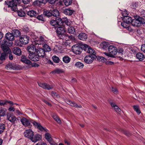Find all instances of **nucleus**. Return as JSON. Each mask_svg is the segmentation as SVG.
Wrapping results in <instances>:
<instances>
[{
	"label": "nucleus",
	"instance_id": "nucleus-1",
	"mask_svg": "<svg viewBox=\"0 0 145 145\" xmlns=\"http://www.w3.org/2000/svg\"><path fill=\"white\" fill-rule=\"evenodd\" d=\"M20 121L22 124L25 127H29L31 125L30 122H31L33 123L34 126L40 131H43L44 130L46 132H47L48 131L46 128L42 126L39 123L34 121L33 120H31L29 121L26 118L23 117L21 119Z\"/></svg>",
	"mask_w": 145,
	"mask_h": 145
},
{
	"label": "nucleus",
	"instance_id": "nucleus-2",
	"mask_svg": "<svg viewBox=\"0 0 145 145\" xmlns=\"http://www.w3.org/2000/svg\"><path fill=\"white\" fill-rule=\"evenodd\" d=\"M6 39H4L2 42L4 46H10L12 45V40H14V36L12 33H7L5 35Z\"/></svg>",
	"mask_w": 145,
	"mask_h": 145
},
{
	"label": "nucleus",
	"instance_id": "nucleus-3",
	"mask_svg": "<svg viewBox=\"0 0 145 145\" xmlns=\"http://www.w3.org/2000/svg\"><path fill=\"white\" fill-rule=\"evenodd\" d=\"M145 24V18L137 16L135 19L132 20L131 24L133 26L139 27L141 24Z\"/></svg>",
	"mask_w": 145,
	"mask_h": 145
},
{
	"label": "nucleus",
	"instance_id": "nucleus-4",
	"mask_svg": "<svg viewBox=\"0 0 145 145\" xmlns=\"http://www.w3.org/2000/svg\"><path fill=\"white\" fill-rule=\"evenodd\" d=\"M19 0H12L8 2L7 5L9 7L11 8V10L14 11H16L17 9H18L19 7H21L18 4L19 3Z\"/></svg>",
	"mask_w": 145,
	"mask_h": 145
},
{
	"label": "nucleus",
	"instance_id": "nucleus-5",
	"mask_svg": "<svg viewBox=\"0 0 145 145\" xmlns=\"http://www.w3.org/2000/svg\"><path fill=\"white\" fill-rule=\"evenodd\" d=\"M3 50L4 52L2 53L0 56V60L1 61L5 60L8 56V54L11 52V51L8 46H3Z\"/></svg>",
	"mask_w": 145,
	"mask_h": 145
},
{
	"label": "nucleus",
	"instance_id": "nucleus-6",
	"mask_svg": "<svg viewBox=\"0 0 145 145\" xmlns=\"http://www.w3.org/2000/svg\"><path fill=\"white\" fill-rule=\"evenodd\" d=\"M56 29L57 35L60 39H63L65 36V31L64 26L61 25Z\"/></svg>",
	"mask_w": 145,
	"mask_h": 145
},
{
	"label": "nucleus",
	"instance_id": "nucleus-7",
	"mask_svg": "<svg viewBox=\"0 0 145 145\" xmlns=\"http://www.w3.org/2000/svg\"><path fill=\"white\" fill-rule=\"evenodd\" d=\"M50 24L55 27L56 29L61 25V19L59 17H56L55 20H52L50 22Z\"/></svg>",
	"mask_w": 145,
	"mask_h": 145
},
{
	"label": "nucleus",
	"instance_id": "nucleus-8",
	"mask_svg": "<svg viewBox=\"0 0 145 145\" xmlns=\"http://www.w3.org/2000/svg\"><path fill=\"white\" fill-rule=\"evenodd\" d=\"M97 57L96 55H89L84 57V61L86 63L90 64L92 62L94 59L96 58Z\"/></svg>",
	"mask_w": 145,
	"mask_h": 145
},
{
	"label": "nucleus",
	"instance_id": "nucleus-9",
	"mask_svg": "<svg viewBox=\"0 0 145 145\" xmlns=\"http://www.w3.org/2000/svg\"><path fill=\"white\" fill-rule=\"evenodd\" d=\"M73 52L76 54H80L82 51V48L81 46L75 44L72 47Z\"/></svg>",
	"mask_w": 145,
	"mask_h": 145
},
{
	"label": "nucleus",
	"instance_id": "nucleus-10",
	"mask_svg": "<svg viewBox=\"0 0 145 145\" xmlns=\"http://www.w3.org/2000/svg\"><path fill=\"white\" fill-rule=\"evenodd\" d=\"M108 52L110 53V57H113L117 52V49L114 46H110L108 48Z\"/></svg>",
	"mask_w": 145,
	"mask_h": 145
},
{
	"label": "nucleus",
	"instance_id": "nucleus-11",
	"mask_svg": "<svg viewBox=\"0 0 145 145\" xmlns=\"http://www.w3.org/2000/svg\"><path fill=\"white\" fill-rule=\"evenodd\" d=\"M24 135L25 137L31 140L34 136V133L31 129H28L25 130Z\"/></svg>",
	"mask_w": 145,
	"mask_h": 145
},
{
	"label": "nucleus",
	"instance_id": "nucleus-12",
	"mask_svg": "<svg viewBox=\"0 0 145 145\" xmlns=\"http://www.w3.org/2000/svg\"><path fill=\"white\" fill-rule=\"evenodd\" d=\"M38 84L40 87L48 90L52 89L53 88L52 85H50L47 83L38 82Z\"/></svg>",
	"mask_w": 145,
	"mask_h": 145
},
{
	"label": "nucleus",
	"instance_id": "nucleus-13",
	"mask_svg": "<svg viewBox=\"0 0 145 145\" xmlns=\"http://www.w3.org/2000/svg\"><path fill=\"white\" fill-rule=\"evenodd\" d=\"M85 48L84 50L87 52V53L90 54L91 55H96V53L95 50L90 47L87 45L86 44L84 45Z\"/></svg>",
	"mask_w": 145,
	"mask_h": 145
},
{
	"label": "nucleus",
	"instance_id": "nucleus-14",
	"mask_svg": "<svg viewBox=\"0 0 145 145\" xmlns=\"http://www.w3.org/2000/svg\"><path fill=\"white\" fill-rule=\"evenodd\" d=\"M29 57L31 60L34 61H38L39 59L38 55L36 52L30 53Z\"/></svg>",
	"mask_w": 145,
	"mask_h": 145
},
{
	"label": "nucleus",
	"instance_id": "nucleus-15",
	"mask_svg": "<svg viewBox=\"0 0 145 145\" xmlns=\"http://www.w3.org/2000/svg\"><path fill=\"white\" fill-rule=\"evenodd\" d=\"M7 116V119L13 123H15L16 120H18V119L12 114L8 113Z\"/></svg>",
	"mask_w": 145,
	"mask_h": 145
},
{
	"label": "nucleus",
	"instance_id": "nucleus-16",
	"mask_svg": "<svg viewBox=\"0 0 145 145\" xmlns=\"http://www.w3.org/2000/svg\"><path fill=\"white\" fill-rule=\"evenodd\" d=\"M19 7L18 9H17L15 12H16L18 16L21 17H24L26 15V13L24 10L25 9L23 8L22 9L20 8Z\"/></svg>",
	"mask_w": 145,
	"mask_h": 145
},
{
	"label": "nucleus",
	"instance_id": "nucleus-17",
	"mask_svg": "<svg viewBox=\"0 0 145 145\" xmlns=\"http://www.w3.org/2000/svg\"><path fill=\"white\" fill-rule=\"evenodd\" d=\"M21 61L23 63L27 64L28 65L32 64L30 60L26 56L24 55H22L21 57Z\"/></svg>",
	"mask_w": 145,
	"mask_h": 145
},
{
	"label": "nucleus",
	"instance_id": "nucleus-18",
	"mask_svg": "<svg viewBox=\"0 0 145 145\" xmlns=\"http://www.w3.org/2000/svg\"><path fill=\"white\" fill-rule=\"evenodd\" d=\"M21 42L23 44L28 43L29 40V37L26 35H22L20 38Z\"/></svg>",
	"mask_w": 145,
	"mask_h": 145
},
{
	"label": "nucleus",
	"instance_id": "nucleus-19",
	"mask_svg": "<svg viewBox=\"0 0 145 145\" xmlns=\"http://www.w3.org/2000/svg\"><path fill=\"white\" fill-rule=\"evenodd\" d=\"M36 53L38 55L39 57H44L45 55V51L43 49L41 48H38Z\"/></svg>",
	"mask_w": 145,
	"mask_h": 145
},
{
	"label": "nucleus",
	"instance_id": "nucleus-20",
	"mask_svg": "<svg viewBox=\"0 0 145 145\" xmlns=\"http://www.w3.org/2000/svg\"><path fill=\"white\" fill-rule=\"evenodd\" d=\"M6 68L7 69H8L13 70L18 69L17 66L14 63H10L7 64L6 66Z\"/></svg>",
	"mask_w": 145,
	"mask_h": 145
},
{
	"label": "nucleus",
	"instance_id": "nucleus-21",
	"mask_svg": "<svg viewBox=\"0 0 145 145\" xmlns=\"http://www.w3.org/2000/svg\"><path fill=\"white\" fill-rule=\"evenodd\" d=\"M13 53L18 56H20L22 54V51L19 47H15L12 49Z\"/></svg>",
	"mask_w": 145,
	"mask_h": 145
},
{
	"label": "nucleus",
	"instance_id": "nucleus-22",
	"mask_svg": "<svg viewBox=\"0 0 145 145\" xmlns=\"http://www.w3.org/2000/svg\"><path fill=\"white\" fill-rule=\"evenodd\" d=\"M74 12V10L71 8H65L63 10V12L64 14L68 16L71 15Z\"/></svg>",
	"mask_w": 145,
	"mask_h": 145
},
{
	"label": "nucleus",
	"instance_id": "nucleus-23",
	"mask_svg": "<svg viewBox=\"0 0 145 145\" xmlns=\"http://www.w3.org/2000/svg\"><path fill=\"white\" fill-rule=\"evenodd\" d=\"M64 23L67 25L69 26L71 25L72 22L69 20L66 17H64L61 19V25H63Z\"/></svg>",
	"mask_w": 145,
	"mask_h": 145
},
{
	"label": "nucleus",
	"instance_id": "nucleus-24",
	"mask_svg": "<svg viewBox=\"0 0 145 145\" xmlns=\"http://www.w3.org/2000/svg\"><path fill=\"white\" fill-rule=\"evenodd\" d=\"M28 51L30 53L36 52L37 50L36 47L33 45L28 46L27 47Z\"/></svg>",
	"mask_w": 145,
	"mask_h": 145
},
{
	"label": "nucleus",
	"instance_id": "nucleus-25",
	"mask_svg": "<svg viewBox=\"0 0 145 145\" xmlns=\"http://www.w3.org/2000/svg\"><path fill=\"white\" fill-rule=\"evenodd\" d=\"M110 104L112 107L114 108L115 110L118 114H120L121 112V110L115 103H110Z\"/></svg>",
	"mask_w": 145,
	"mask_h": 145
},
{
	"label": "nucleus",
	"instance_id": "nucleus-26",
	"mask_svg": "<svg viewBox=\"0 0 145 145\" xmlns=\"http://www.w3.org/2000/svg\"><path fill=\"white\" fill-rule=\"evenodd\" d=\"M42 138L41 135H40L37 134L35 135V136L33 137V139L31 140L33 142H36L38 141L41 140Z\"/></svg>",
	"mask_w": 145,
	"mask_h": 145
},
{
	"label": "nucleus",
	"instance_id": "nucleus-27",
	"mask_svg": "<svg viewBox=\"0 0 145 145\" xmlns=\"http://www.w3.org/2000/svg\"><path fill=\"white\" fill-rule=\"evenodd\" d=\"M14 37H18L21 35L20 32L18 29H14L12 30V33Z\"/></svg>",
	"mask_w": 145,
	"mask_h": 145
},
{
	"label": "nucleus",
	"instance_id": "nucleus-28",
	"mask_svg": "<svg viewBox=\"0 0 145 145\" xmlns=\"http://www.w3.org/2000/svg\"><path fill=\"white\" fill-rule=\"evenodd\" d=\"M67 101L72 106L74 107L77 108H81L82 107V106L80 105H78L74 101H72L69 100H67Z\"/></svg>",
	"mask_w": 145,
	"mask_h": 145
},
{
	"label": "nucleus",
	"instance_id": "nucleus-29",
	"mask_svg": "<svg viewBox=\"0 0 145 145\" xmlns=\"http://www.w3.org/2000/svg\"><path fill=\"white\" fill-rule=\"evenodd\" d=\"M67 101L72 106L74 107L77 108H81L82 107V106L80 105H78L74 101H72L69 100H67Z\"/></svg>",
	"mask_w": 145,
	"mask_h": 145
},
{
	"label": "nucleus",
	"instance_id": "nucleus-30",
	"mask_svg": "<svg viewBox=\"0 0 145 145\" xmlns=\"http://www.w3.org/2000/svg\"><path fill=\"white\" fill-rule=\"evenodd\" d=\"M45 139L50 144L52 142L53 139L51 137V135L48 132L46 133L45 134Z\"/></svg>",
	"mask_w": 145,
	"mask_h": 145
},
{
	"label": "nucleus",
	"instance_id": "nucleus-31",
	"mask_svg": "<svg viewBox=\"0 0 145 145\" xmlns=\"http://www.w3.org/2000/svg\"><path fill=\"white\" fill-rule=\"evenodd\" d=\"M78 37L79 39L84 40L87 39V35L85 33H81L78 35Z\"/></svg>",
	"mask_w": 145,
	"mask_h": 145
},
{
	"label": "nucleus",
	"instance_id": "nucleus-32",
	"mask_svg": "<svg viewBox=\"0 0 145 145\" xmlns=\"http://www.w3.org/2000/svg\"><path fill=\"white\" fill-rule=\"evenodd\" d=\"M129 23H127L126 22H123L121 23V25L124 28H126L127 30L131 31L132 29L129 25Z\"/></svg>",
	"mask_w": 145,
	"mask_h": 145
},
{
	"label": "nucleus",
	"instance_id": "nucleus-33",
	"mask_svg": "<svg viewBox=\"0 0 145 145\" xmlns=\"http://www.w3.org/2000/svg\"><path fill=\"white\" fill-rule=\"evenodd\" d=\"M27 15L31 17H35L37 16V13L33 10H30L27 12Z\"/></svg>",
	"mask_w": 145,
	"mask_h": 145
},
{
	"label": "nucleus",
	"instance_id": "nucleus-34",
	"mask_svg": "<svg viewBox=\"0 0 145 145\" xmlns=\"http://www.w3.org/2000/svg\"><path fill=\"white\" fill-rule=\"evenodd\" d=\"M136 57L140 61H142L145 58L144 55L140 52L138 53L137 54Z\"/></svg>",
	"mask_w": 145,
	"mask_h": 145
},
{
	"label": "nucleus",
	"instance_id": "nucleus-35",
	"mask_svg": "<svg viewBox=\"0 0 145 145\" xmlns=\"http://www.w3.org/2000/svg\"><path fill=\"white\" fill-rule=\"evenodd\" d=\"M122 20L123 22H125L127 23H131L132 21V19L131 17L129 16H125V17H123L122 18Z\"/></svg>",
	"mask_w": 145,
	"mask_h": 145
},
{
	"label": "nucleus",
	"instance_id": "nucleus-36",
	"mask_svg": "<svg viewBox=\"0 0 145 145\" xmlns=\"http://www.w3.org/2000/svg\"><path fill=\"white\" fill-rule=\"evenodd\" d=\"M101 47L105 50L108 49V47L110 46L109 44L106 42H103L101 44Z\"/></svg>",
	"mask_w": 145,
	"mask_h": 145
},
{
	"label": "nucleus",
	"instance_id": "nucleus-37",
	"mask_svg": "<svg viewBox=\"0 0 145 145\" xmlns=\"http://www.w3.org/2000/svg\"><path fill=\"white\" fill-rule=\"evenodd\" d=\"M68 32L71 34H74L76 32V29L73 26H69L68 29Z\"/></svg>",
	"mask_w": 145,
	"mask_h": 145
},
{
	"label": "nucleus",
	"instance_id": "nucleus-38",
	"mask_svg": "<svg viewBox=\"0 0 145 145\" xmlns=\"http://www.w3.org/2000/svg\"><path fill=\"white\" fill-rule=\"evenodd\" d=\"M6 129L5 124L4 123H0V135L2 134Z\"/></svg>",
	"mask_w": 145,
	"mask_h": 145
},
{
	"label": "nucleus",
	"instance_id": "nucleus-39",
	"mask_svg": "<svg viewBox=\"0 0 145 145\" xmlns=\"http://www.w3.org/2000/svg\"><path fill=\"white\" fill-rule=\"evenodd\" d=\"M134 110L139 115L141 113L140 107L138 105H134L133 106Z\"/></svg>",
	"mask_w": 145,
	"mask_h": 145
},
{
	"label": "nucleus",
	"instance_id": "nucleus-40",
	"mask_svg": "<svg viewBox=\"0 0 145 145\" xmlns=\"http://www.w3.org/2000/svg\"><path fill=\"white\" fill-rule=\"evenodd\" d=\"M6 111V109L4 108L1 107L0 108V116H4L5 115Z\"/></svg>",
	"mask_w": 145,
	"mask_h": 145
},
{
	"label": "nucleus",
	"instance_id": "nucleus-41",
	"mask_svg": "<svg viewBox=\"0 0 145 145\" xmlns=\"http://www.w3.org/2000/svg\"><path fill=\"white\" fill-rule=\"evenodd\" d=\"M52 11V16L56 17H57V16H59V11L57 9H53Z\"/></svg>",
	"mask_w": 145,
	"mask_h": 145
},
{
	"label": "nucleus",
	"instance_id": "nucleus-42",
	"mask_svg": "<svg viewBox=\"0 0 145 145\" xmlns=\"http://www.w3.org/2000/svg\"><path fill=\"white\" fill-rule=\"evenodd\" d=\"M71 60V58L68 56H65L63 58V62L65 63H69Z\"/></svg>",
	"mask_w": 145,
	"mask_h": 145
},
{
	"label": "nucleus",
	"instance_id": "nucleus-43",
	"mask_svg": "<svg viewBox=\"0 0 145 145\" xmlns=\"http://www.w3.org/2000/svg\"><path fill=\"white\" fill-rule=\"evenodd\" d=\"M43 50L45 52H50L51 50V49L48 45L47 44H44L43 46Z\"/></svg>",
	"mask_w": 145,
	"mask_h": 145
},
{
	"label": "nucleus",
	"instance_id": "nucleus-44",
	"mask_svg": "<svg viewBox=\"0 0 145 145\" xmlns=\"http://www.w3.org/2000/svg\"><path fill=\"white\" fill-rule=\"evenodd\" d=\"M42 4L40 1L36 0L33 2V5L35 7H40Z\"/></svg>",
	"mask_w": 145,
	"mask_h": 145
},
{
	"label": "nucleus",
	"instance_id": "nucleus-45",
	"mask_svg": "<svg viewBox=\"0 0 145 145\" xmlns=\"http://www.w3.org/2000/svg\"><path fill=\"white\" fill-rule=\"evenodd\" d=\"M44 15L47 17H50L52 16V11L46 10L43 12Z\"/></svg>",
	"mask_w": 145,
	"mask_h": 145
},
{
	"label": "nucleus",
	"instance_id": "nucleus-46",
	"mask_svg": "<svg viewBox=\"0 0 145 145\" xmlns=\"http://www.w3.org/2000/svg\"><path fill=\"white\" fill-rule=\"evenodd\" d=\"M64 3L65 5L68 6L72 3V0H64Z\"/></svg>",
	"mask_w": 145,
	"mask_h": 145
},
{
	"label": "nucleus",
	"instance_id": "nucleus-47",
	"mask_svg": "<svg viewBox=\"0 0 145 145\" xmlns=\"http://www.w3.org/2000/svg\"><path fill=\"white\" fill-rule=\"evenodd\" d=\"M52 58L53 61L55 63H58L59 62V59L58 57L56 56H53Z\"/></svg>",
	"mask_w": 145,
	"mask_h": 145
},
{
	"label": "nucleus",
	"instance_id": "nucleus-48",
	"mask_svg": "<svg viewBox=\"0 0 145 145\" xmlns=\"http://www.w3.org/2000/svg\"><path fill=\"white\" fill-rule=\"evenodd\" d=\"M15 44L16 46H22L23 44L21 42L20 39V40L16 41L15 42Z\"/></svg>",
	"mask_w": 145,
	"mask_h": 145
},
{
	"label": "nucleus",
	"instance_id": "nucleus-49",
	"mask_svg": "<svg viewBox=\"0 0 145 145\" xmlns=\"http://www.w3.org/2000/svg\"><path fill=\"white\" fill-rule=\"evenodd\" d=\"M75 65L77 67H78L80 68H82L84 67L83 64L79 62H76L75 64Z\"/></svg>",
	"mask_w": 145,
	"mask_h": 145
},
{
	"label": "nucleus",
	"instance_id": "nucleus-50",
	"mask_svg": "<svg viewBox=\"0 0 145 145\" xmlns=\"http://www.w3.org/2000/svg\"><path fill=\"white\" fill-rule=\"evenodd\" d=\"M44 15L41 14V15H39L37 16V18L38 20H41L42 21H44L45 20V18H44Z\"/></svg>",
	"mask_w": 145,
	"mask_h": 145
},
{
	"label": "nucleus",
	"instance_id": "nucleus-51",
	"mask_svg": "<svg viewBox=\"0 0 145 145\" xmlns=\"http://www.w3.org/2000/svg\"><path fill=\"white\" fill-rule=\"evenodd\" d=\"M139 11L141 15L144 17H145V10L144 9L142 8L140 9Z\"/></svg>",
	"mask_w": 145,
	"mask_h": 145
},
{
	"label": "nucleus",
	"instance_id": "nucleus-52",
	"mask_svg": "<svg viewBox=\"0 0 145 145\" xmlns=\"http://www.w3.org/2000/svg\"><path fill=\"white\" fill-rule=\"evenodd\" d=\"M131 6L133 8H135L138 7V4L137 3L135 2H133L132 3Z\"/></svg>",
	"mask_w": 145,
	"mask_h": 145
},
{
	"label": "nucleus",
	"instance_id": "nucleus-53",
	"mask_svg": "<svg viewBox=\"0 0 145 145\" xmlns=\"http://www.w3.org/2000/svg\"><path fill=\"white\" fill-rule=\"evenodd\" d=\"M97 59L99 61L101 62H104L106 60V59L103 57L101 56H99L97 58Z\"/></svg>",
	"mask_w": 145,
	"mask_h": 145
},
{
	"label": "nucleus",
	"instance_id": "nucleus-54",
	"mask_svg": "<svg viewBox=\"0 0 145 145\" xmlns=\"http://www.w3.org/2000/svg\"><path fill=\"white\" fill-rule=\"evenodd\" d=\"M112 91L115 94H117L118 93V91L116 88H114L113 87H112Z\"/></svg>",
	"mask_w": 145,
	"mask_h": 145
},
{
	"label": "nucleus",
	"instance_id": "nucleus-55",
	"mask_svg": "<svg viewBox=\"0 0 145 145\" xmlns=\"http://www.w3.org/2000/svg\"><path fill=\"white\" fill-rule=\"evenodd\" d=\"M52 95L55 97L58 98L59 97V95L56 93L54 91H52Z\"/></svg>",
	"mask_w": 145,
	"mask_h": 145
},
{
	"label": "nucleus",
	"instance_id": "nucleus-56",
	"mask_svg": "<svg viewBox=\"0 0 145 145\" xmlns=\"http://www.w3.org/2000/svg\"><path fill=\"white\" fill-rule=\"evenodd\" d=\"M50 72H63L62 70L60 69H57L54 70V71H52Z\"/></svg>",
	"mask_w": 145,
	"mask_h": 145
},
{
	"label": "nucleus",
	"instance_id": "nucleus-57",
	"mask_svg": "<svg viewBox=\"0 0 145 145\" xmlns=\"http://www.w3.org/2000/svg\"><path fill=\"white\" fill-rule=\"evenodd\" d=\"M5 105H6V100H0V105L4 106Z\"/></svg>",
	"mask_w": 145,
	"mask_h": 145
},
{
	"label": "nucleus",
	"instance_id": "nucleus-58",
	"mask_svg": "<svg viewBox=\"0 0 145 145\" xmlns=\"http://www.w3.org/2000/svg\"><path fill=\"white\" fill-rule=\"evenodd\" d=\"M127 11L125 10L122 12V14L123 17L121 18H123V17H125V16H128V14Z\"/></svg>",
	"mask_w": 145,
	"mask_h": 145
},
{
	"label": "nucleus",
	"instance_id": "nucleus-59",
	"mask_svg": "<svg viewBox=\"0 0 145 145\" xmlns=\"http://www.w3.org/2000/svg\"><path fill=\"white\" fill-rule=\"evenodd\" d=\"M22 2L25 4L29 3L30 1V0H22Z\"/></svg>",
	"mask_w": 145,
	"mask_h": 145
},
{
	"label": "nucleus",
	"instance_id": "nucleus-60",
	"mask_svg": "<svg viewBox=\"0 0 145 145\" xmlns=\"http://www.w3.org/2000/svg\"><path fill=\"white\" fill-rule=\"evenodd\" d=\"M55 120L59 124H61V121L58 117H57L56 118H55Z\"/></svg>",
	"mask_w": 145,
	"mask_h": 145
},
{
	"label": "nucleus",
	"instance_id": "nucleus-61",
	"mask_svg": "<svg viewBox=\"0 0 145 145\" xmlns=\"http://www.w3.org/2000/svg\"><path fill=\"white\" fill-rule=\"evenodd\" d=\"M6 105L8 103L10 104L11 105H13L14 104L13 102L12 101L6 100Z\"/></svg>",
	"mask_w": 145,
	"mask_h": 145
},
{
	"label": "nucleus",
	"instance_id": "nucleus-62",
	"mask_svg": "<svg viewBox=\"0 0 145 145\" xmlns=\"http://www.w3.org/2000/svg\"><path fill=\"white\" fill-rule=\"evenodd\" d=\"M8 110L9 111L14 112L15 111L14 108L12 106H10L8 108Z\"/></svg>",
	"mask_w": 145,
	"mask_h": 145
},
{
	"label": "nucleus",
	"instance_id": "nucleus-63",
	"mask_svg": "<svg viewBox=\"0 0 145 145\" xmlns=\"http://www.w3.org/2000/svg\"><path fill=\"white\" fill-rule=\"evenodd\" d=\"M23 31L25 33H27L29 31V29L28 27H25L23 29Z\"/></svg>",
	"mask_w": 145,
	"mask_h": 145
},
{
	"label": "nucleus",
	"instance_id": "nucleus-64",
	"mask_svg": "<svg viewBox=\"0 0 145 145\" xmlns=\"http://www.w3.org/2000/svg\"><path fill=\"white\" fill-rule=\"evenodd\" d=\"M36 145H46V144L44 142H40L37 144Z\"/></svg>",
	"mask_w": 145,
	"mask_h": 145
}]
</instances>
